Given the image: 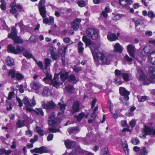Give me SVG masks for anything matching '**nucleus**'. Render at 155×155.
Listing matches in <instances>:
<instances>
[{"instance_id":"1","label":"nucleus","mask_w":155,"mask_h":155,"mask_svg":"<svg viewBox=\"0 0 155 155\" xmlns=\"http://www.w3.org/2000/svg\"><path fill=\"white\" fill-rule=\"evenodd\" d=\"M82 40L86 46L89 47L96 64H109V60L107 58L105 52L99 47L100 45L92 42L86 35L83 36Z\"/></svg>"},{"instance_id":"2","label":"nucleus","mask_w":155,"mask_h":155,"mask_svg":"<svg viewBox=\"0 0 155 155\" xmlns=\"http://www.w3.org/2000/svg\"><path fill=\"white\" fill-rule=\"evenodd\" d=\"M119 92L121 95L123 97V98H120V100L122 102L124 105H128L129 104L128 100L129 99L128 96L130 94V92L126 90L125 88L120 87L119 88Z\"/></svg>"},{"instance_id":"3","label":"nucleus","mask_w":155,"mask_h":155,"mask_svg":"<svg viewBox=\"0 0 155 155\" xmlns=\"http://www.w3.org/2000/svg\"><path fill=\"white\" fill-rule=\"evenodd\" d=\"M8 38L12 39L15 44H22L23 43L22 40L17 36V32L15 28L12 26L11 28V31L8 35Z\"/></svg>"},{"instance_id":"4","label":"nucleus","mask_w":155,"mask_h":155,"mask_svg":"<svg viewBox=\"0 0 155 155\" xmlns=\"http://www.w3.org/2000/svg\"><path fill=\"white\" fill-rule=\"evenodd\" d=\"M46 75V77L43 79V81L45 83H47L48 81H50L51 84L54 86H58L60 83H62V82H60L59 80L58 75H55L53 80L51 79L52 76L51 74H47Z\"/></svg>"},{"instance_id":"5","label":"nucleus","mask_w":155,"mask_h":155,"mask_svg":"<svg viewBox=\"0 0 155 155\" xmlns=\"http://www.w3.org/2000/svg\"><path fill=\"white\" fill-rule=\"evenodd\" d=\"M45 0H40L38 5L40 14L44 18L47 16V11L45 5Z\"/></svg>"},{"instance_id":"6","label":"nucleus","mask_w":155,"mask_h":155,"mask_svg":"<svg viewBox=\"0 0 155 155\" xmlns=\"http://www.w3.org/2000/svg\"><path fill=\"white\" fill-rule=\"evenodd\" d=\"M86 33L88 37L91 39L96 40L98 38V31L96 28L88 29Z\"/></svg>"},{"instance_id":"7","label":"nucleus","mask_w":155,"mask_h":155,"mask_svg":"<svg viewBox=\"0 0 155 155\" xmlns=\"http://www.w3.org/2000/svg\"><path fill=\"white\" fill-rule=\"evenodd\" d=\"M42 105L43 107L47 110V112H49L50 110L54 109L56 107V104L52 101H43L42 102Z\"/></svg>"},{"instance_id":"8","label":"nucleus","mask_w":155,"mask_h":155,"mask_svg":"<svg viewBox=\"0 0 155 155\" xmlns=\"http://www.w3.org/2000/svg\"><path fill=\"white\" fill-rule=\"evenodd\" d=\"M48 122L50 125H53L56 124H59L60 121L55 117L54 112H53L49 115Z\"/></svg>"},{"instance_id":"9","label":"nucleus","mask_w":155,"mask_h":155,"mask_svg":"<svg viewBox=\"0 0 155 155\" xmlns=\"http://www.w3.org/2000/svg\"><path fill=\"white\" fill-rule=\"evenodd\" d=\"M31 152L34 153L35 152L40 154L43 153H47L49 152L48 148L45 146H42L39 148L36 147L30 150Z\"/></svg>"},{"instance_id":"10","label":"nucleus","mask_w":155,"mask_h":155,"mask_svg":"<svg viewBox=\"0 0 155 155\" xmlns=\"http://www.w3.org/2000/svg\"><path fill=\"white\" fill-rule=\"evenodd\" d=\"M136 69L137 71V77L139 80H144L145 78V75L141 68L137 66Z\"/></svg>"},{"instance_id":"11","label":"nucleus","mask_w":155,"mask_h":155,"mask_svg":"<svg viewBox=\"0 0 155 155\" xmlns=\"http://www.w3.org/2000/svg\"><path fill=\"white\" fill-rule=\"evenodd\" d=\"M65 146L68 148H72L74 147L76 144V142L74 141L70 140H65L64 141Z\"/></svg>"},{"instance_id":"12","label":"nucleus","mask_w":155,"mask_h":155,"mask_svg":"<svg viewBox=\"0 0 155 155\" xmlns=\"http://www.w3.org/2000/svg\"><path fill=\"white\" fill-rule=\"evenodd\" d=\"M127 49L129 55L132 57H134L135 50L134 46L133 45H130L127 46Z\"/></svg>"},{"instance_id":"13","label":"nucleus","mask_w":155,"mask_h":155,"mask_svg":"<svg viewBox=\"0 0 155 155\" xmlns=\"http://www.w3.org/2000/svg\"><path fill=\"white\" fill-rule=\"evenodd\" d=\"M119 4L123 7H127L133 3V0H119Z\"/></svg>"},{"instance_id":"14","label":"nucleus","mask_w":155,"mask_h":155,"mask_svg":"<svg viewBox=\"0 0 155 155\" xmlns=\"http://www.w3.org/2000/svg\"><path fill=\"white\" fill-rule=\"evenodd\" d=\"M153 130V128L152 127H150L147 126H144L143 133V134H146L147 135H150L152 134Z\"/></svg>"},{"instance_id":"15","label":"nucleus","mask_w":155,"mask_h":155,"mask_svg":"<svg viewBox=\"0 0 155 155\" xmlns=\"http://www.w3.org/2000/svg\"><path fill=\"white\" fill-rule=\"evenodd\" d=\"M31 88L34 90H38L41 87V84L38 82H34L31 83Z\"/></svg>"},{"instance_id":"16","label":"nucleus","mask_w":155,"mask_h":155,"mask_svg":"<svg viewBox=\"0 0 155 155\" xmlns=\"http://www.w3.org/2000/svg\"><path fill=\"white\" fill-rule=\"evenodd\" d=\"M59 74H60V79L63 82H64L68 78V74L66 72H60L56 75H58V76ZM58 78H59L58 77Z\"/></svg>"},{"instance_id":"17","label":"nucleus","mask_w":155,"mask_h":155,"mask_svg":"<svg viewBox=\"0 0 155 155\" xmlns=\"http://www.w3.org/2000/svg\"><path fill=\"white\" fill-rule=\"evenodd\" d=\"M79 104L78 102H75L72 108V112L74 113L78 112L79 110Z\"/></svg>"},{"instance_id":"18","label":"nucleus","mask_w":155,"mask_h":155,"mask_svg":"<svg viewBox=\"0 0 155 155\" xmlns=\"http://www.w3.org/2000/svg\"><path fill=\"white\" fill-rule=\"evenodd\" d=\"M123 48L119 43L116 44L114 47V51L120 53L122 52Z\"/></svg>"},{"instance_id":"19","label":"nucleus","mask_w":155,"mask_h":155,"mask_svg":"<svg viewBox=\"0 0 155 155\" xmlns=\"http://www.w3.org/2000/svg\"><path fill=\"white\" fill-rule=\"evenodd\" d=\"M107 38L109 41H113L117 39L118 37H117L115 34L109 33L107 35Z\"/></svg>"},{"instance_id":"20","label":"nucleus","mask_w":155,"mask_h":155,"mask_svg":"<svg viewBox=\"0 0 155 155\" xmlns=\"http://www.w3.org/2000/svg\"><path fill=\"white\" fill-rule=\"evenodd\" d=\"M149 59L150 62L155 64V51L151 52L149 56Z\"/></svg>"},{"instance_id":"21","label":"nucleus","mask_w":155,"mask_h":155,"mask_svg":"<svg viewBox=\"0 0 155 155\" xmlns=\"http://www.w3.org/2000/svg\"><path fill=\"white\" fill-rule=\"evenodd\" d=\"M51 94V91L48 87H45L43 88L42 93V96H49Z\"/></svg>"},{"instance_id":"22","label":"nucleus","mask_w":155,"mask_h":155,"mask_svg":"<svg viewBox=\"0 0 155 155\" xmlns=\"http://www.w3.org/2000/svg\"><path fill=\"white\" fill-rule=\"evenodd\" d=\"M84 44L82 42L80 41L78 43V52L80 54H82L83 52V51L84 48L83 47Z\"/></svg>"},{"instance_id":"23","label":"nucleus","mask_w":155,"mask_h":155,"mask_svg":"<svg viewBox=\"0 0 155 155\" xmlns=\"http://www.w3.org/2000/svg\"><path fill=\"white\" fill-rule=\"evenodd\" d=\"M60 110L62 111L61 112H59L58 114V116H59L60 114H63V111L65 109V107L66 106L65 104L59 102L58 104Z\"/></svg>"},{"instance_id":"24","label":"nucleus","mask_w":155,"mask_h":155,"mask_svg":"<svg viewBox=\"0 0 155 155\" xmlns=\"http://www.w3.org/2000/svg\"><path fill=\"white\" fill-rule=\"evenodd\" d=\"M133 21L135 23V27L136 29H137V26L138 25H142L143 23V21L139 19H133Z\"/></svg>"},{"instance_id":"25","label":"nucleus","mask_w":155,"mask_h":155,"mask_svg":"<svg viewBox=\"0 0 155 155\" xmlns=\"http://www.w3.org/2000/svg\"><path fill=\"white\" fill-rule=\"evenodd\" d=\"M77 131H79L78 128L77 127H70L68 129V132L70 134L74 133Z\"/></svg>"},{"instance_id":"26","label":"nucleus","mask_w":155,"mask_h":155,"mask_svg":"<svg viewBox=\"0 0 155 155\" xmlns=\"http://www.w3.org/2000/svg\"><path fill=\"white\" fill-rule=\"evenodd\" d=\"M25 48L19 45H18L17 46L15 54H18L20 52L23 51H25Z\"/></svg>"},{"instance_id":"27","label":"nucleus","mask_w":155,"mask_h":155,"mask_svg":"<svg viewBox=\"0 0 155 155\" xmlns=\"http://www.w3.org/2000/svg\"><path fill=\"white\" fill-rule=\"evenodd\" d=\"M33 112L36 114V115H38L40 114L41 116H43L44 115V112L41 108H36V110H33Z\"/></svg>"},{"instance_id":"28","label":"nucleus","mask_w":155,"mask_h":155,"mask_svg":"<svg viewBox=\"0 0 155 155\" xmlns=\"http://www.w3.org/2000/svg\"><path fill=\"white\" fill-rule=\"evenodd\" d=\"M8 51L15 54L16 49L15 47L11 45H9L7 47Z\"/></svg>"},{"instance_id":"29","label":"nucleus","mask_w":155,"mask_h":155,"mask_svg":"<svg viewBox=\"0 0 155 155\" xmlns=\"http://www.w3.org/2000/svg\"><path fill=\"white\" fill-rule=\"evenodd\" d=\"M78 80L77 79L75 76L74 74H71L69 76V81H71L73 84H76Z\"/></svg>"},{"instance_id":"30","label":"nucleus","mask_w":155,"mask_h":155,"mask_svg":"<svg viewBox=\"0 0 155 155\" xmlns=\"http://www.w3.org/2000/svg\"><path fill=\"white\" fill-rule=\"evenodd\" d=\"M25 120H18L16 123V124L18 127H21L25 125Z\"/></svg>"},{"instance_id":"31","label":"nucleus","mask_w":155,"mask_h":155,"mask_svg":"<svg viewBox=\"0 0 155 155\" xmlns=\"http://www.w3.org/2000/svg\"><path fill=\"white\" fill-rule=\"evenodd\" d=\"M11 152V150H6L5 149L3 148H1L0 149V153L1 154H5V155H8Z\"/></svg>"},{"instance_id":"32","label":"nucleus","mask_w":155,"mask_h":155,"mask_svg":"<svg viewBox=\"0 0 155 155\" xmlns=\"http://www.w3.org/2000/svg\"><path fill=\"white\" fill-rule=\"evenodd\" d=\"M6 60L8 65L11 66L13 64L14 61L12 58L8 56Z\"/></svg>"},{"instance_id":"33","label":"nucleus","mask_w":155,"mask_h":155,"mask_svg":"<svg viewBox=\"0 0 155 155\" xmlns=\"http://www.w3.org/2000/svg\"><path fill=\"white\" fill-rule=\"evenodd\" d=\"M123 79L126 81H129L130 76L129 74L127 73H122Z\"/></svg>"},{"instance_id":"34","label":"nucleus","mask_w":155,"mask_h":155,"mask_svg":"<svg viewBox=\"0 0 155 155\" xmlns=\"http://www.w3.org/2000/svg\"><path fill=\"white\" fill-rule=\"evenodd\" d=\"M16 72L14 70H10L8 72V76H11L12 78H15Z\"/></svg>"},{"instance_id":"35","label":"nucleus","mask_w":155,"mask_h":155,"mask_svg":"<svg viewBox=\"0 0 155 155\" xmlns=\"http://www.w3.org/2000/svg\"><path fill=\"white\" fill-rule=\"evenodd\" d=\"M66 88L67 91L71 94H72L74 91V88L72 85H69L66 87Z\"/></svg>"},{"instance_id":"36","label":"nucleus","mask_w":155,"mask_h":155,"mask_svg":"<svg viewBox=\"0 0 155 155\" xmlns=\"http://www.w3.org/2000/svg\"><path fill=\"white\" fill-rule=\"evenodd\" d=\"M146 147H144L140 151V155H147L149 151L146 149Z\"/></svg>"},{"instance_id":"37","label":"nucleus","mask_w":155,"mask_h":155,"mask_svg":"<svg viewBox=\"0 0 155 155\" xmlns=\"http://www.w3.org/2000/svg\"><path fill=\"white\" fill-rule=\"evenodd\" d=\"M10 11L11 13L15 15V17L16 18H17L18 15V13H17V9L15 8H11L10 9Z\"/></svg>"},{"instance_id":"38","label":"nucleus","mask_w":155,"mask_h":155,"mask_svg":"<svg viewBox=\"0 0 155 155\" xmlns=\"http://www.w3.org/2000/svg\"><path fill=\"white\" fill-rule=\"evenodd\" d=\"M36 130L37 132L40 135L42 136L44 135V131L41 130L40 127L38 126H36Z\"/></svg>"},{"instance_id":"39","label":"nucleus","mask_w":155,"mask_h":155,"mask_svg":"<svg viewBox=\"0 0 155 155\" xmlns=\"http://www.w3.org/2000/svg\"><path fill=\"white\" fill-rule=\"evenodd\" d=\"M137 99L139 102H143L145 101L147 98L146 96H143L142 97L138 96L137 97Z\"/></svg>"},{"instance_id":"40","label":"nucleus","mask_w":155,"mask_h":155,"mask_svg":"<svg viewBox=\"0 0 155 155\" xmlns=\"http://www.w3.org/2000/svg\"><path fill=\"white\" fill-rule=\"evenodd\" d=\"M15 77L17 80H20L24 78V76L21 73H17L15 74Z\"/></svg>"},{"instance_id":"41","label":"nucleus","mask_w":155,"mask_h":155,"mask_svg":"<svg viewBox=\"0 0 155 155\" xmlns=\"http://www.w3.org/2000/svg\"><path fill=\"white\" fill-rule=\"evenodd\" d=\"M23 103L26 106H29L30 104V102L28 97H24L23 100Z\"/></svg>"},{"instance_id":"42","label":"nucleus","mask_w":155,"mask_h":155,"mask_svg":"<svg viewBox=\"0 0 155 155\" xmlns=\"http://www.w3.org/2000/svg\"><path fill=\"white\" fill-rule=\"evenodd\" d=\"M45 70L47 69L48 66L50 64L51 62L50 60L48 58H46L45 59Z\"/></svg>"},{"instance_id":"43","label":"nucleus","mask_w":155,"mask_h":155,"mask_svg":"<svg viewBox=\"0 0 155 155\" xmlns=\"http://www.w3.org/2000/svg\"><path fill=\"white\" fill-rule=\"evenodd\" d=\"M84 116V114L82 112L80 113L76 117V119L78 121H80Z\"/></svg>"},{"instance_id":"44","label":"nucleus","mask_w":155,"mask_h":155,"mask_svg":"<svg viewBox=\"0 0 155 155\" xmlns=\"http://www.w3.org/2000/svg\"><path fill=\"white\" fill-rule=\"evenodd\" d=\"M148 80L152 83H155V75H152L150 77L147 78Z\"/></svg>"},{"instance_id":"45","label":"nucleus","mask_w":155,"mask_h":155,"mask_svg":"<svg viewBox=\"0 0 155 155\" xmlns=\"http://www.w3.org/2000/svg\"><path fill=\"white\" fill-rule=\"evenodd\" d=\"M23 55L27 58H33V56L32 54L29 53L28 51H25L23 54Z\"/></svg>"},{"instance_id":"46","label":"nucleus","mask_w":155,"mask_h":155,"mask_svg":"<svg viewBox=\"0 0 155 155\" xmlns=\"http://www.w3.org/2000/svg\"><path fill=\"white\" fill-rule=\"evenodd\" d=\"M71 25L72 28L74 30L77 29L79 27L78 24L74 21L72 22Z\"/></svg>"},{"instance_id":"47","label":"nucleus","mask_w":155,"mask_h":155,"mask_svg":"<svg viewBox=\"0 0 155 155\" xmlns=\"http://www.w3.org/2000/svg\"><path fill=\"white\" fill-rule=\"evenodd\" d=\"M52 59L54 60H57L58 59L59 55L56 52H54L51 54Z\"/></svg>"},{"instance_id":"48","label":"nucleus","mask_w":155,"mask_h":155,"mask_svg":"<svg viewBox=\"0 0 155 155\" xmlns=\"http://www.w3.org/2000/svg\"><path fill=\"white\" fill-rule=\"evenodd\" d=\"M78 4L79 6L81 7H84L86 5L85 3L83 0L78 1Z\"/></svg>"},{"instance_id":"49","label":"nucleus","mask_w":155,"mask_h":155,"mask_svg":"<svg viewBox=\"0 0 155 155\" xmlns=\"http://www.w3.org/2000/svg\"><path fill=\"white\" fill-rule=\"evenodd\" d=\"M98 107L96 106L94 109L93 112L91 114V117H93L94 118H95L96 116L95 112L98 109Z\"/></svg>"},{"instance_id":"50","label":"nucleus","mask_w":155,"mask_h":155,"mask_svg":"<svg viewBox=\"0 0 155 155\" xmlns=\"http://www.w3.org/2000/svg\"><path fill=\"white\" fill-rule=\"evenodd\" d=\"M120 18V17L119 14L114 15L112 19L113 20L116 21L118 20Z\"/></svg>"},{"instance_id":"51","label":"nucleus","mask_w":155,"mask_h":155,"mask_svg":"<svg viewBox=\"0 0 155 155\" xmlns=\"http://www.w3.org/2000/svg\"><path fill=\"white\" fill-rule=\"evenodd\" d=\"M148 15L151 18H153L155 17V15L153 12L150 11L148 12Z\"/></svg>"},{"instance_id":"52","label":"nucleus","mask_w":155,"mask_h":155,"mask_svg":"<svg viewBox=\"0 0 155 155\" xmlns=\"http://www.w3.org/2000/svg\"><path fill=\"white\" fill-rule=\"evenodd\" d=\"M2 27H3L4 29L6 30L7 31H8L9 30V28H8L6 25L5 21H2Z\"/></svg>"},{"instance_id":"53","label":"nucleus","mask_w":155,"mask_h":155,"mask_svg":"<svg viewBox=\"0 0 155 155\" xmlns=\"http://www.w3.org/2000/svg\"><path fill=\"white\" fill-rule=\"evenodd\" d=\"M140 141L137 138L133 139L131 140V143L135 145H137L139 143Z\"/></svg>"},{"instance_id":"54","label":"nucleus","mask_w":155,"mask_h":155,"mask_svg":"<svg viewBox=\"0 0 155 155\" xmlns=\"http://www.w3.org/2000/svg\"><path fill=\"white\" fill-rule=\"evenodd\" d=\"M31 103L29 105V106H33L35 105L36 104L35 101V100L34 97L33 96L32 99L31 100Z\"/></svg>"},{"instance_id":"55","label":"nucleus","mask_w":155,"mask_h":155,"mask_svg":"<svg viewBox=\"0 0 155 155\" xmlns=\"http://www.w3.org/2000/svg\"><path fill=\"white\" fill-rule=\"evenodd\" d=\"M56 48L53 46H51L49 48V51L50 52L51 54L54 52L56 50Z\"/></svg>"},{"instance_id":"56","label":"nucleus","mask_w":155,"mask_h":155,"mask_svg":"<svg viewBox=\"0 0 155 155\" xmlns=\"http://www.w3.org/2000/svg\"><path fill=\"white\" fill-rule=\"evenodd\" d=\"M81 70L82 68L81 67H77V66H75L73 68V71L77 73H78L79 71H81Z\"/></svg>"},{"instance_id":"57","label":"nucleus","mask_w":155,"mask_h":155,"mask_svg":"<svg viewBox=\"0 0 155 155\" xmlns=\"http://www.w3.org/2000/svg\"><path fill=\"white\" fill-rule=\"evenodd\" d=\"M129 124L131 127H134L136 124V121L134 120H132L129 122Z\"/></svg>"},{"instance_id":"58","label":"nucleus","mask_w":155,"mask_h":155,"mask_svg":"<svg viewBox=\"0 0 155 155\" xmlns=\"http://www.w3.org/2000/svg\"><path fill=\"white\" fill-rule=\"evenodd\" d=\"M53 134H49L47 137V140L49 141L51 140L53 138Z\"/></svg>"},{"instance_id":"59","label":"nucleus","mask_w":155,"mask_h":155,"mask_svg":"<svg viewBox=\"0 0 155 155\" xmlns=\"http://www.w3.org/2000/svg\"><path fill=\"white\" fill-rule=\"evenodd\" d=\"M146 48H147L146 47L144 48L141 51V54L144 56L147 55L148 52V51H146Z\"/></svg>"},{"instance_id":"60","label":"nucleus","mask_w":155,"mask_h":155,"mask_svg":"<svg viewBox=\"0 0 155 155\" xmlns=\"http://www.w3.org/2000/svg\"><path fill=\"white\" fill-rule=\"evenodd\" d=\"M48 130L50 132L52 133H55L58 132L59 131V130L58 129H55L53 128L50 127L48 128Z\"/></svg>"},{"instance_id":"61","label":"nucleus","mask_w":155,"mask_h":155,"mask_svg":"<svg viewBox=\"0 0 155 155\" xmlns=\"http://www.w3.org/2000/svg\"><path fill=\"white\" fill-rule=\"evenodd\" d=\"M108 108L110 109V110L111 111L113 110V105L112 104L111 102L109 101L108 102Z\"/></svg>"},{"instance_id":"62","label":"nucleus","mask_w":155,"mask_h":155,"mask_svg":"<svg viewBox=\"0 0 155 155\" xmlns=\"http://www.w3.org/2000/svg\"><path fill=\"white\" fill-rule=\"evenodd\" d=\"M37 64L40 69L42 70H44L43 68V64L42 61H39L37 63Z\"/></svg>"},{"instance_id":"63","label":"nucleus","mask_w":155,"mask_h":155,"mask_svg":"<svg viewBox=\"0 0 155 155\" xmlns=\"http://www.w3.org/2000/svg\"><path fill=\"white\" fill-rule=\"evenodd\" d=\"M16 99L18 103V106L19 107H21L22 105V103L21 99L18 97H16Z\"/></svg>"},{"instance_id":"64","label":"nucleus","mask_w":155,"mask_h":155,"mask_svg":"<svg viewBox=\"0 0 155 155\" xmlns=\"http://www.w3.org/2000/svg\"><path fill=\"white\" fill-rule=\"evenodd\" d=\"M149 71L150 73H154L155 71V68L153 66H150V67H149Z\"/></svg>"}]
</instances>
